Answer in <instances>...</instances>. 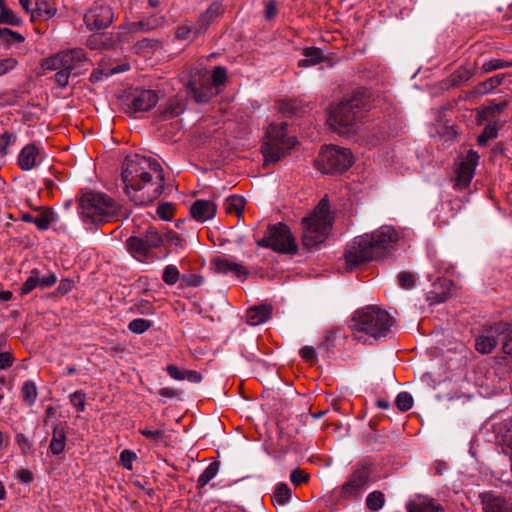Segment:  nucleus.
<instances>
[{"label": "nucleus", "mask_w": 512, "mask_h": 512, "mask_svg": "<svg viewBox=\"0 0 512 512\" xmlns=\"http://www.w3.org/2000/svg\"><path fill=\"white\" fill-rule=\"evenodd\" d=\"M0 40L7 45L15 43H23L25 38L18 32L12 31L9 28H0Z\"/></svg>", "instance_id": "obj_38"}, {"label": "nucleus", "mask_w": 512, "mask_h": 512, "mask_svg": "<svg viewBox=\"0 0 512 512\" xmlns=\"http://www.w3.org/2000/svg\"><path fill=\"white\" fill-rule=\"evenodd\" d=\"M66 433L61 425H56L53 428L52 439L50 441L49 449L54 455H59L65 449Z\"/></svg>", "instance_id": "obj_26"}, {"label": "nucleus", "mask_w": 512, "mask_h": 512, "mask_svg": "<svg viewBox=\"0 0 512 512\" xmlns=\"http://www.w3.org/2000/svg\"><path fill=\"white\" fill-rule=\"evenodd\" d=\"M79 209L85 222L100 223L118 216L120 205L104 193L90 191L82 195Z\"/></svg>", "instance_id": "obj_5"}, {"label": "nucleus", "mask_w": 512, "mask_h": 512, "mask_svg": "<svg viewBox=\"0 0 512 512\" xmlns=\"http://www.w3.org/2000/svg\"><path fill=\"white\" fill-rule=\"evenodd\" d=\"M57 12L56 7L48 0H36L32 10V20L36 17L46 16L52 18Z\"/></svg>", "instance_id": "obj_28"}, {"label": "nucleus", "mask_w": 512, "mask_h": 512, "mask_svg": "<svg viewBox=\"0 0 512 512\" xmlns=\"http://www.w3.org/2000/svg\"><path fill=\"white\" fill-rule=\"evenodd\" d=\"M23 401L31 406L37 399V388L33 381H26L21 389Z\"/></svg>", "instance_id": "obj_37"}, {"label": "nucleus", "mask_w": 512, "mask_h": 512, "mask_svg": "<svg viewBox=\"0 0 512 512\" xmlns=\"http://www.w3.org/2000/svg\"><path fill=\"white\" fill-rule=\"evenodd\" d=\"M480 498L483 512H512V497L486 492Z\"/></svg>", "instance_id": "obj_16"}, {"label": "nucleus", "mask_w": 512, "mask_h": 512, "mask_svg": "<svg viewBox=\"0 0 512 512\" xmlns=\"http://www.w3.org/2000/svg\"><path fill=\"white\" fill-rule=\"evenodd\" d=\"M479 154L474 150H469L465 158L460 162L457 169L456 186L459 188H466L474 174L475 169L479 162Z\"/></svg>", "instance_id": "obj_15"}, {"label": "nucleus", "mask_w": 512, "mask_h": 512, "mask_svg": "<svg viewBox=\"0 0 512 512\" xmlns=\"http://www.w3.org/2000/svg\"><path fill=\"white\" fill-rule=\"evenodd\" d=\"M14 358L8 352L0 353V369H6L12 365Z\"/></svg>", "instance_id": "obj_63"}, {"label": "nucleus", "mask_w": 512, "mask_h": 512, "mask_svg": "<svg viewBox=\"0 0 512 512\" xmlns=\"http://www.w3.org/2000/svg\"><path fill=\"white\" fill-rule=\"evenodd\" d=\"M55 221V215L51 210H45L35 216L34 224L40 230H47L52 222Z\"/></svg>", "instance_id": "obj_41"}, {"label": "nucleus", "mask_w": 512, "mask_h": 512, "mask_svg": "<svg viewBox=\"0 0 512 512\" xmlns=\"http://www.w3.org/2000/svg\"><path fill=\"white\" fill-rule=\"evenodd\" d=\"M200 28L199 22L193 26H181L177 29L176 35L179 39H188L190 37L194 38L198 34L195 33L196 29Z\"/></svg>", "instance_id": "obj_51"}, {"label": "nucleus", "mask_w": 512, "mask_h": 512, "mask_svg": "<svg viewBox=\"0 0 512 512\" xmlns=\"http://www.w3.org/2000/svg\"><path fill=\"white\" fill-rule=\"evenodd\" d=\"M512 66V62L505 61L502 59H491L482 64L481 70L483 73H490L492 71L508 68Z\"/></svg>", "instance_id": "obj_44"}, {"label": "nucleus", "mask_w": 512, "mask_h": 512, "mask_svg": "<svg viewBox=\"0 0 512 512\" xmlns=\"http://www.w3.org/2000/svg\"><path fill=\"white\" fill-rule=\"evenodd\" d=\"M472 76L473 70L466 66H462L450 75L449 82L451 86H460L461 84L467 82Z\"/></svg>", "instance_id": "obj_32"}, {"label": "nucleus", "mask_w": 512, "mask_h": 512, "mask_svg": "<svg viewBox=\"0 0 512 512\" xmlns=\"http://www.w3.org/2000/svg\"><path fill=\"white\" fill-rule=\"evenodd\" d=\"M56 282L57 277L54 273H49L45 276H42L40 270L34 268L31 270L30 275L24 282L21 288V294L26 295L35 288L45 289L52 287Z\"/></svg>", "instance_id": "obj_17"}, {"label": "nucleus", "mask_w": 512, "mask_h": 512, "mask_svg": "<svg viewBox=\"0 0 512 512\" xmlns=\"http://www.w3.org/2000/svg\"><path fill=\"white\" fill-rule=\"evenodd\" d=\"M125 245L136 260L154 261L157 259L160 248V234L156 230H149L145 234L129 237Z\"/></svg>", "instance_id": "obj_10"}, {"label": "nucleus", "mask_w": 512, "mask_h": 512, "mask_svg": "<svg viewBox=\"0 0 512 512\" xmlns=\"http://www.w3.org/2000/svg\"><path fill=\"white\" fill-rule=\"evenodd\" d=\"M329 202L322 199L313 212L302 219V243L308 249L316 248L327 238L333 218L329 211Z\"/></svg>", "instance_id": "obj_4"}, {"label": "nucleus", "mask_w": 512, "mask_h": 512, "mask_svg": "<svg viewBox=\"0 0 512 512\" xmlns=\"http://www.w3.org/2000/svg\"><path fill=\"white\" fill-rule=\"evenodd\" d=\"M287 124H271L267 130V140L263 143L261 151L265 164L276 163L286 156L296 140L286 134Z\"/></svg>", "instance_id": "obj_7"}, {"label": "nucleus", "mask_w": 512, "mask_h": 512, "mask_svg": "<svg viewBox=\"0 0 512 512\" xmlns=\"http://www.w3.org/2000/svg\"><path fill=\"white\" fill-rule=\"evenodd\" d=\"M245 207V199L241 196L233 195L226 199L224 209L226 213H236L240 216Z\"/></svg>", "instance_id": "obj_30"}, {"label": "nucleus", "mask_w": 512, "mask_h": 512, "mask_svg": "<svg viewBox=\"0 0 512 512\" xmlns=\"http://www.w3.org/2000/svg\"><path fill=\"white\" fill-rule=\"evenodd\" d=\"M226 79H227L226 69L222 66H216L213 69V72L211 75L212 83L210 85H212L213 88L215 89V87L223 85L225 83Z\"/></svg>", "instance_id": "obj_49"}, {"label": "nucleus", "mask_w": 512, "mask_h": 512, "mask_svg": "<svg viewBox=\"0 0 512 512\" xmlns=\"http://www.w3.org/2000/svg\"><path fill=\"white\" fill-rule=\"evenodd\" d=\"M398 281L402 288L410 289L415 284V277L411 273L401 272L398 275Z\"/></svg>", "instance_id": "obj_57"}, {"label": "nucleus", "mask_w": 512, "mask_h": 512, "mask_svg": "<svg viewBox=\"0 0 512 512\" xmlns=\"http://www.w3.org/2000/svg\"><path fill=\"white\" fill-rule=\"evenodd\" d=\"M507 105H508L507 101H502L500 103L491 102L486 106L483 113L490 115V116H494L498 113L503 112L505 110V108L507 107Z\"/></svg>", "instance_id": "obj_55"}, {"label": "nucleus", "mask_w": 512, "mask_h": 512, "mask_svg": "<svg viewBox=\"0 0 512 512\" xmlns=\"http://www.w3.org/2000/svg\"><path fill=\"white\" fill-rule=\"evenodd\" d=\"M186 369H180L174 364H170L166 367L167 374L174 380L182 381L184 380Z\"/></svg>", "instance_id": "obj_59"}, {"label": "nucleus", "mask_w": 512, "mask_h": 512, "mask_svg": "<svg viewBox=\"0 0 512 512\" xmlns=\"http://www.w3.org/2000/svg\"><path fill=\"white\" fill-rule=\"evenodd\" d=\"M371 470L362 466L353 471L348 480L342 485L341 496L343 498H357L369 483Z\"/></svg>", "instance_id": "obj_14"}, {"label": "nucleus", "mask_w": 512, "mask_h": 512, "mask_svg": "<svg viewBox=\"0 0 512 512\" xmlns=\"http://www.w3.org/2000/svg\"><path fill=\"white\" fill-rule=\"evenodd\" d=\"M211 263L217 272L225 274L231 272L243 280L246 279L249 274L248 270L243 265L227 258L217 257L213 259Z\"/></svg>", "instance_id": "obj_20"}, {"label": "nucleus", "mask_w": 512, "mask_h": 512, "mask_svg": "<svg viewBox=\"0 0 512 512\" xmlns=\"http://www.w3.org/2000/svg\"><path fill=\"white\" fill-rule=\"evenodd\" d=\"M308 479L309 474L305 473L303 470L300 469H295L290 474V480L295 486L307 482Z\"/></svg>", "instance_id": "obj_56"}, {"label": "nucleus", "mask_w": 512, "mask_h": 512, "mask_svg": "<svg viewBox=\"0 0 512 512\" xmlns=\"http://www.w3.org/2000/svg\"><path fill=\"white\" fill-rule=\"evenodd\" d=\"M301 357L308 363L314 364L317 361L316 351L312 346H304L300 349Z\"/></svg>", "instance_id": "obj_58"}, {"label": "nucleus", "mask_w": 512, "mask_h": 512, "mask_svg": "<svg viewBox=\"0 0 512 512\" xmlns=\"http://www.w3.org/2000/svg\"><path fill=\"white\" fill-rule=\"evenodd\" d=\"M187 94L197 103H207L215 95V91L210 83H201L197 87L195 82L190 81L187 85Z\"/></svg>", "instance_id": "obj_23"}, {"label": "nucleus", "mask_w": 512, "mask_h": 512, "mask_svg": "<svg viewBox=\"0 0 512 512\" xmlns=\"http://www.w3.org/2000/svg\"><path fill=\"white\" fill-rule=\"evenodd\" d=\"M182 275L175 265H167L162 273V280L168 285H174L176 282L181 280Z\"/></svg>", "instance_id": "obj_39"}, {"label": "nucleus", "mask_w": 512, "mask_h": 512, "mask_svg": "<svg viewBox=\"0 0 512 512\" xmlns=\"http://www.w3.org/2000/svg\"><path fill=\"white\" fill-rule=\"evenodd\" d=\"M221 13V6L219 4H212L207 11L202 14L198 20L200 28L196 29V34H201L205 31L209 23Z\"/></svg>", "instance_id": "obj_29"}, {"label": "nucleus", "mask_w": 512, "mask_h": 512, "mask_svg": "<svg viewBox=\"0 0 512 512\" xmlns=\"http://www.w3.org/2000/svg\"><path fill=\"white\" fill-rule=\"evenodd\" d=\"M159 18L157 16H151L148 19H143L139 22L132 23L130 25V31L138 32V31H150L159 26Z\"/></svg>", "instance_id": "obj_34"}, {"label": "nucleus", "mask_w": 512, "mask_h": 512, "mask_svg": "<svg viewBox=\"0 0 512 512\" xmlns=\"http://www.w3.org/2000/svg\"><path fill=\"white\" fill-rule=\"evenodd\" d=\"M15 477L22 483L28 484L33 481V473L28 469H21L15 473Z\"/></svg>", "instance_id": "obj_61"}, {"label": "nucleus", "mask_w": 512, "mask_h": 512, "mask_svg": "<svg viewBox=\"0 0 512 512\" xmlns=\"http://www.w3.org/2000/svg\"><path fill=\"white\" fill-rule=\"evenodd\" d=\"M18 65V61L15 58L9 57L5 59H0V76H3L13 69H15Z\"/></svg>", "instance_id": "obj_54"}, {"label": "nucleus", "mask_w": 512, "mask_h": 512, "mask_svg": "<svg viewBox=\"0 0 512 512\" xmlns=\"http://www.w3.org/2000/svg\"><path fill=\"white\" fill-rule=\"evenodd\" d=\"M304 59L298 62L299 67H309L321 63L324 60V55L321 49L310 47L305 48L303 51Z\"/></svg>", "instance_id": "obj_27"}, {"label": "nucleus", "mask_w": 512, "mask_h": 512, "mask_svg": "<svg viewBox=\"0 0 512 512\" xmlns=\"http://www.w3.org/2000/svg\"><path fill=\"white\" fill-rule=\"evenodd\" d=\"M158 102V95L152 90H142L136 93L131 102L134 112H145L154 107Z\"/></svg>", "instance_id": "obj_19"}, {"label": "nucleus", "mask_w": 512, "mask_h": 512, "mask_svg": "<svg viewBox=\"0 0 512 512\" xmlns=\"http://www.w3.org/2000/svg\"><path fill=\"white\" fill-rule=\"evenodd\" d=\"M163 244H169L176 248H184L186 241L175 231L162 227V245Z\"/></svg>", "instance_id": "obj_31"}, {"label": "nucleus", "mask_w": 512, "mask_h": 512, "mask_svg": "<svg viewBox=\"0 0 512 512\" xmlns=\"http://www.w3.org/2000/svg\"><path fill=\"white\" fill-rule=\"evenodd\" d=\"M16 441L24 453L30 450L31 444L23 434H18L16 437Z\"/></svg>", "instance_id": "obj_64"}, {"label": "nucleus", "mask_w": 512, "mask_h": 512, "mask_svg": "<svg viewBox=\"0 0 512 512\" xmlns=\"http://www.w3.org/2000/svg\"><path fill=\"white\" fill-rule=\"evenodd\" d=\"M502 343V350L512 354V323L498 322L483 329L476 339L475 349L482 354L491 353L498 343Z\"/></svg>", "instance_id": "obj_9"}, {"label": "nucleus", "mask_w": 512, "mask_h": 512, "mask_svg": "<svg viewBox=\"0 0 512 512\" xmlns=\"http://www.w3.org/2000/svg\"><path fill=\"white\" fill-rule=\"evenodd\" d=\"M353 164V156L346 148L326 147L317 160V168L324 174L346 171Z\"/></svg>", "instance_id": "obj_12"}, {"label": "nucleus", "mask_w": 512, "mask_h": 512, "mask_svg": "<svg viewBox=\"0 0 512 512\" xmlns=\"http://www.w3.org/2000/svg\"><path fill=\"white\" fill-rule=\"evenodd\" d=\"M130 66L128 63H121L117 65H109L105 62L99 64L98 68H96L91 74V81L98 82L102 80L103 77H109L114 74L122 73L129 70Z\"/></svg>", "instance_id": "obj_24"}, {"label": "nucleus", "mask_w": 512, "mask_h": 512, "mask_svg": "<svg viewBox=\"0 0 512 512\" xmlns=\"http://www.w3.org/2000/svg\"><path fill=\"white\" fill-rule=\"evenodd\" d=\"M503 79V74H498L493 77H490L478 85V91L481 93H487L496 88L497 86H499L502 83Z\"/></svg>", "instance_id": "obj_46"}, {"label": "nucleus", "mask_w": 512, "mask_h": 512, "mask_svg": "<svg viewBox=\"0 0 512 512\" xmlns=\"http://www.w3.org/2000/svg\"><path fill=\"white\" fill-rule=\"evenodd\" d=\"M157 162L141 155L127 156L121 179L126 194L137 205H148L160 196V174Z\"/></svg>", "instance_id": "obj_1"}, {"label": "nucleus", "mask_w": 512, "mask_h": 512, "mask_svg": "<svg viewBox=\"0 0 512 512\" xmlns=\"http://www.w3.org/2000/svg\"><path fill=\"white\" fill-rule=\"evenodd\" d=\"M364 103L358 96L340 102L335 106L329 117V123L339 134L349 133L362 117Z\"/></svg>", "instance_id": "obj_8"}, {"label": "nucleus", "mask_w": 512, "mask_h": 512, "mask_svg": "<svg viewBox=\"0 0 512 512\" xmlns=\"http://www.w3.org/2000/svg\"><path fill=\"white\" fill-rule=\"evenodd\" d=\"M396 405L401 411H408L412 408L413 398L408 392H401L396 397Z\"/></svg>", "instance_id": "obj_50"}, {"label": "nucleus", "mask_w": 512, "mask_h": 512, "mask_svg": "<svg viewBox=\"0 0 512 512\" xmlns=\"http://www.w3.org/2000/svg\"><path fill=\"white\" fill-rule=\"evenodd\" d=\"M184 109V105L181 100L173 99L167 105L164 111H162V118L178 116Z\"/></svg>", "instance_id": "obj_48"}, {"label": "nucleus", "mask_w": 512, "mask_h": 512, "mask_svg": "<svg viewBox=\"0 0 512 512\" xmlns=\"http://www.w3.org/2000/svg\"><path fill=\"white\" fill-rule=\"evenodd\" d=\"M219 470V462H212L199 476L198 487H204L212 480Z\"/></svg>", "instance_id": "obj_40"}, {"label": "nucleus", "mask_w": 512, "mask_h": 512, "mask_svg": "<svg viewBox=\"0 0 512 512\" xmlns=\"http://www.w3.org/2000/svg\"><path fill=\"white\" fill-rule=\"evenodd\" d=\"M384 503L385 497L381 491H373L366 498L367 508L373 512L380 510Z\"/></svg>", "instance_id": "obj_36"}, {"label": "nucleus", "mask_w": 512, "mask_h": 512, "mask_svg": "<svg viewBox=\"0 0 512 512\" xmlns=\"http://www.w3.org/2000/svg\"><path fill=\"white\" fill-rule=\"evenodd\" d=\"M0 23L11 26H20L22 25V20L12 10L7 7H2V11H0Z\"/></svg>", "instance_id": "obj_43"}, {"label": "nucleus", "mask_w": 512, "mask_h": 512, "mask_svg": "<svg viewBox=\"0 0 512 512\" xmlns=\"http://www.w3.org/2000/svg\"><path fill=\"white\" fill-rule=\"evenodd\" d=\"M497 135V125L495 123H490L485 126L482 133L477 137V143L480 146H485L489 140L496 138Z\"/></svg>", "instance_id": "obj_42"}, {"label": "nucleus", "mask_w": 512, "mask_h": 512, "mask_svg": "<svg viewBox=\"0 0 512 512\" xmlns=\"http://www.w3.org/2000/svg\"><path fill=\"white\" fill-rule=\"evenodd\" d=\"M272 314V307L267 304L251 307L247 310L248 324L255 326L266 322Z\"/></svg>", "instance_id": "obj_25"}, {"label": "nucleus", "mask_w": 512, "mask_h": 512, "mask_svg": "<svg viewBox=\"0 0 512 512\" xmlns=\"http://www.w3.org/2000/svg\"><path fill=\"white\" fill-rule=\"evenodd\" d=\"M202 379V375L199 372L188 369L185 370L184 380H187L191 383H200Z\"/></svg>", "instance_id": "obj_62"}, {"label": "nucleus", "mask_w": 512, "mask_h": 512, "mask_svg": "<svg viewBox=\"0 0 512 512\" xmlns=\"http://www.w3.org/2000/svg\"><path fill=\"white\" fill-rule=\"evenodd\" d=\"M71 405L78 411L83 412L86 407V393L82 390H78L70 394L69 396Z\"/></svg>", "instance_id": "obj_47"}, {"label": "nucleus", "mask_w": 512, "mask_h": 512, "mask_svg": "<svg viewBox=\"0 0 512 512\" xmlns=\"http://www.w3.org/2000/svg\"><path fill=\"white\" fill-rule=\"evenodd\" d=\"M152 324L153 322L150 320L136 318L129 323L128 329L135 334H142L147 331L152 326Z\"/></svg>", "instance_id": "obj_45"}, {"label": "nucleus", "mask_w": 512, "mask_h": 512, "mask_svg": "<svg viewBox=\"0 0 512 512\" xmlns=\"http://www.w3.org/2000/svg\"><path fill=\"white\" fill-rule=\"evenodd\" d=\"M291 498V490L285 483H280L276 486L275 491L272 496V501L274 504L284 505Z\"/></svg>", "instance_id": "obj_33"}, {"label": "nucleus", "mask_w": 512, "mask_h": 512, "mask_svg": "<svg viewBox=\"0 0 512 512\" xmlns=\"http://www.w3.org/2000/svg\"><path fill=\"white\" fill-rule=\"evenodd\" d=\"M393 323L387 311L371 305L354 312L350 328L357 340L366 341V335L375 339L386 336Z\"/></svg>", "instance_id": "obj_3"}, {"label": "nucleus", "mask_w": 512, "mask_h": 512, "mask_svg": "<svg viewBox=\"0 0 512 512\" xmlns=\"http://www.w3.org/2000/svg\"><path fill=\"white\" fill-rule=\"evenodd\" d=\"M159 18L157 16H151L148 19H143L139 22L132 23L130 25V31L138 32V31H150L159 26Z\"/></svg>", "instance_id": "obj_35"}, {"label": "nucleus", "mask_w": 512, "mask_h": 512, "mask_svg": "<svg viewBox=\"0 0 512 512\" xmlns=\"http://www.w3.org/2000/svg\"><path fill=\"white\" fill-rule=\"evenodd\" d=\"M113 11L110 6L95 2L85 13L84 22L90 30L107 28L113 21Z\"/></svg>", "instance_id": "obj_13"}, {"label": "nucleus", "mask_w": 512, "mask_h": 512, "mask_svg": "<svg viewBox=\"0 0 512 512\" xmlns=\"http://www.w3.org/2000/svg\"><path fill=\"white\" fill-rule=\"evenodd\" d=\"M40 163V150L34 144L26 145L19 153L18 164L24 171H29Z\"/></svg>", "instance_id": "obj_21"}, {"label": "nucleus", "mask_w": 512, "mask_h": 512, "mask_svg": "<svg viewBox=\"0 0 512 512\" xmlns=\"http://www.w3.org/2000/svg\"><path fill=\"white\" fill-rule=\"evenodd\" d=\"M399 239L400 233L389 225L355 237L344 252L346 268L353 270L364 263L385 258L396 248Z\"/></svg>", "instance_id": "obj_2"}, {"label": "nucleus", "mask_w": 512, "mask_h": 512, "mask_svg": "<svg viewBox=\"0 0 512 512\" xmlns=\"http://www.w3.org/2000/svg\"><path fill=\"white\" fill-rule=\"evenodd\" d=\"M408 512H444V508L432 498L418 495L407 503Z\"/></svg>", "instance_id": "obj_22"}, {"label": "nucleus", "mask_w": 512, "mask_h": 512, "mask_svg": "<svg viewBox=\"0 0 512 512\" xmlns=\"http://www.w3.org/2000/svg\"><path fill=\"white\" fill-rule=\"evenodd\" d=\"M217 206L210 200H196L190 207V214L193 219L205 222L216 215Z\"/></svg>", "instance_id": "obj_18"}, {"label": "nucleus", "mask_w": 512, "mask_h": 512, "mask_svg": "<svg viewBox=\"0 0 512 512\" xmlns=\"http://www.w3.org/2000/svg\"><path fill=\"white\" fill-rule=\"evenodd\" d=\"M136 458H137V455L133 451L125 449L120 454V463L125 469L132 470L133 469V461Z\"/></svg>", "instance_id": "obj_53"}, {"label": "nucleus", "mask_w": 512, "mask_h": 512, "mask_svg": "<svg viewBox=\"0 0 512 512\" xmlns=\"http://www.w3.org/2000/svg\"><path fill=\"white\" fill-rule=\"evenodd\" d=\"M181 282L187 287H199L204 283V278L200 274L182 275Z\"/></svg>", "instance_id": "obj_52"}, {"label": "nucleus", "mask_w": 512, "mask_h": 512, "mask_svg": "<svg viewBox=\"0 0 512 512\" xmlns=\"http://www.w3.org/2000/svg\"><path fill=\"white\" fill-rule=\"evenodd\" d=\"M87 60L82 49H70L44 59L41 67L45 70L57 71L55 81L60 87H66L73 70L79 68Z\"/></svg>", "instance_id": "obj_6"}, {"label": "nucleus", "mask_w": 512, "mask_h": 512, "mask_svg": "<svg viewBox=\"0 0 512 512\" xmlns=\"http://www.w3.org/2000/svg\"><path fill=\"white\" fill-rule=\"evenodd\" d=\"M259 247L271 248L279 253H296L297 245L289 227L284 223H278L268 227L264 238L258 240Z\"/></svg>", "instance_id": "obj_11"}, {"label": "nucleus", "mask_w": 512, "mask_h": 512, "mask_svg": "<svg viewBox=\"0 0 512 512\" xmlns=\"http://www.w3.org/2000/svg\"><path fill=\"white\" fill-rule=\"evenodd\" d=\"M175 213V206L172 202L162 201V220L169 221Z\"/></svg>", "instance_id": "obj_60"}]
</instances>
